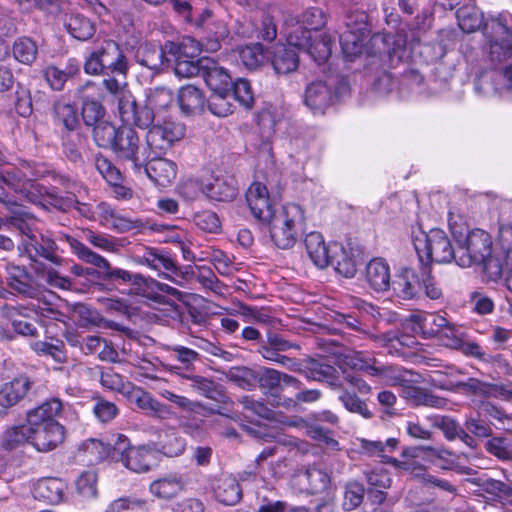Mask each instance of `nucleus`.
<instances>
[{
  "label": "nucleus",
  "mask_w": 512,
  "mask_h": 512,
  "mask_svg": "<svg viewBox=\"0 0 512 512\" xmlns=\"http://www.w3.org/2000/svg\"><path fill=\"white\" fill-rule=\"evenodd\" d=\"M365 279L376 292H384L390 288V267L383 258H374L366 266Z\"/></svg>",
  "instance_id": "32"
},
{
  "label": "nucleus",
  "mask_w": 512,
  "mask_h": 512,
  "mask_svg": "<svg viewBox=\"0 0 512 512\" xmlns=\"http://www.w3.org/2000/svg\"><path fill=\"white\" fill-rule=\"evenodd\" d=\"M185 128L182 124L164 120L162 123L153 124L146 134L147 153L151 156L165 154L171 146L182 139Z\"/></svg>",
  "instance_id": "16"
},
{
  "label": "nucleus",
  "mask_w": 512,
  "mask_h": 512,
  "mask_svg": "<svg viewBox=\"0 0 512 512\" xmlns=\"http://www.w3.org/2000/svg\"><path fill=\"white\" fill-rule=\"evenodd\" d=\"M349 83L340 75H329L326 80H317L307 85L305 105L314 114H323L328 107L349 94Z\"/></svg>",
  "instance_id": "11"
},
{
  "label": "nucleus",
  "mask_w": 512,
  "mask_h": 512,
  "mask_svg": "<svg viewBox=\"0 0 512 512\" xmlns=\"http://www.w3.org/2000/svg\"><path fill=\"white\" fill-rule=\"evenodd\" d=\"M230 93H212L207 101L209 111L218 117H226L233 113V104L228 100Z\"/></svg>",
  "instance_id": "63"
},
{
  "label": "nucleus",
  "mask_w": 512,
  "mask_h": 512,
  "mask_svg": "<svg viewBox=\"0 0 512 512\" xmlns=\"http://www.w3.org/2000/svg\"><path fill=\"white\" fill-rule=\"evenodd\" d=\"M65 488L66 484L58 478H44L35 485L34 497L58 504L63 500Z\"/></svg>",
  "instance_id": "43"
},
{
  "label": "nucleus",
  "mask_w": 512,
  "mask_h": 512,
  "mask_svg": "<svg viewBox=\"0 0 512 512\" xmlns=\"http://www.w3.org/2000/svg\"><path fill=\"white\" fill-rule=\"evenodd\" d=\"M41 173L31 167L29 163H23L20 167L6 166L0 168V187L13 190L17 194L28 197V187L32 186L34 178Z\"/></svg>",
  "instance_id": "19"
},
{
  "label": "nucleus",
  "mask_w": 512,
  "mask_h": 512,
  "mask_svg": "<svg viewBox=\"0 0 512 512\" xmlns=\"http://www.w3.org/2000/svg\"><path fill=\"white\" fill-rule=\"evenodd\" d=\"M195 26L202 28L206 33V42L203 44L206 51L215 52L220 49L221 41L229 36V30L223 20L217 19L210 10L199 13Z\"/></svg>",
  "instance_id": "20"
},
{
  "label": "nucleus",
  "mask_w": 512,
  "mask_h": 512,
  "mask_svg": "<svg viewBox=\"0 0 512 512\" xmlns=\"http://www.w3.org/2000/svg\"><path fill=\"white\" fill-rule=\"evenodd\" d=\"M202 58H189L179 55L175 62L174 72L179 78H191L194 76H201L204 70Z\"/></svg>",
  "instance_id": "55"
},
{
  "label": "nucleus",
  "mask_w": 512,
  "mask_h": 512,
  "mask_svg": "<svg viewBox=\"0 0 512 512\" xmlns=\"http://www.w3.org/2000/svg\"><path fill=\"white\" fill-rule=\"evenodd\" d=\"M5 224L22 235L18 251L20 256L25 255L31 261L30 267L36 277L50 287L70 289V279L59 271L63 259L56 254L57 245L53 239L35 234L37 220L33 214L22 206H16Z\"/></svg>",
  "instance_id": "2"
},
{
  "label": "nucleus",
  "mask_w": 512,
  "mask_h": 512,
  "mask_svg": "<svg viewBox=\"0 0 512 512\" xmlns=\"http://www.w3.org/2000/svg\"><path fill=\"white\" fill-rule=\"evenodd\" d=\"M185 128L182 124L164 120L162 123L153 124L146 134L147 153L151 156L165 154L171 146L182 139Z\"/></svg>",
  "instance_id": "17"
},
{
  "label": "nucleus",
  "mask_w": 512,
  "mask_h": 512,
  "mask_svg": "<svg viewBox=\"0 0 512 512\" xmlns=\"http://www.w3.org/2000/svg\"><path fill=\"white\" fill-rule=\"evenodd\" d=\"M111 150L119 160L128 164L135 172L141 171L149 159V154L141 145L137 132L128 125L120 127Z\"/></svg>",
  "instance_id": "13"
},
{
  "label": "nucleus",
  "mask_w": 512,
  "mask_h": 512,
  "mask_svg": "<svg viewBox=\"0 0 512 512\" xmlns=\"http://www.w3.org/2000/svg\"><path fill=\"white\" fill-rule=\"evenodd\" d=\"M264 224L268 226L271 240L280 249L295 245L305 229V213L296 203H287L276 210Z\"/></svg>",
  "instance_id": "6"
},
{
  "label": "nucleus",
  "mask_w": 512,
  "mask_h": 512,
  "mask_svg": "<svg viewBox=\"0 0 512 512\" xmlns=\"http://www.w3.org/2000/svg\"><path fill=\"white\" fill-rule=\"evenodd\" d=\"M310 377L316 381L327 382L331 386H341L337 370L329 364L313 361L310 364Z\"/></svg>",
  "instance_id": "61"
},
{
  "label": "nucleus",
  "mask_w": 512,
  "mask_h": 512,
  "mask_svg": "<svg viewBox=\"0 0 512 512\" xmlns=\"http://www.w3.org/2000/svg\"><path fill=\"white\" fill-rule=\"evenodd\" d=\"M142 167L148 178L159 186L166 187L172 183L177 175L176 164L161 156H151Z\"/></svg>",
  "instance_id": "25"
},
{
  "label": "nucleus",
  "mask_w": 512,
  "mask_h": 512,
  "mask_svg": "<svg viewBox=\"0 0 512 512\" xmlns=\"http://www.w3.org/2000/svg\"><path fill=\"white\" fill-rule=\"evenodd\" d=\"M177 101L183 114L189 116L202 112L205 107V96L194 85H186L179 89Z\"/></svg>",
  "instance_id": "38"
},
{
  "label": "nucleus",
  "mask_w": 512,
  "mask_h": 512,
  "mask_svg": "<svg viewBox=\"0 0 512 512\" xmlns=\"http://www.w3.org/2000/svg\"><path fill=\"white\" fill-rule=\"evenodd\" d=\"M196 270V280L203 286V288L218 295L223 294L225 285L217 278L210 267L196 266Z\"/></svg>",
  "instance_id": "62"
},
{
  "label": "nucleus",
  "mask_w": 512,
  "mask_h": 512,
  "mask_svg": "<svg viewBox=\"0 0 512 512\" xmlns=\"http://www.w3.org/2000/svg\"><path fill=\"white\" fill-rule=\"evenodd\" d=\"M246 200L252 215L262 223H265L276 211L267 187L260 182L250 185L246 193Z\"/></svg>",
  "instance_id": "21"
},
{
  "label": "nucleus",
  "mask_w": 512,
  "mask_h": 512,
  "mask_svg": "<svg viewBox=\"0 0 512 512\" xmlns=\"http://www.w3.org/2000/svg\"><path fill=\"white\" fill-rule=\"evenodd\" d=\"M190 381V387L208 399L217 400L221 396L219 385L212 379L200 375H186L184 376Z\"/></svg>",
  "instance_id": "53"
},
{
  "label": "nucleus",
  "mask_w": 512,
  "mask_h": 512,
  "mask_svg": "<svg viewBox=\"0 0 512 512\" xmlns=\"http://www.w3.org/2000/svg\"><path fill=\"white\" fill-rule=\"evenodd\" d=\"M202 63H204L202 78L212 93H230L232 77L229 72L212 58L203 57Z\"/></svg>",
  "instance_id": "24"
},
{
  "label": "nucleus",
  "mask_w": 512,
  "mask_h": 512,
  "mask_svg": "<svg viewBox=\"0 0 512 512\" xmlns=\"http://www.w3.org/2000/svg\"><path fill=\"white\" fill-rule=\"evenodd\" d=\"M63 410L58 398H51L27 413L30 444L40 452H47L62 443L64 427L56 420Z\"/></svg>",
  "instance_id": "5"
},
{
  "label": "nucleus",
  "mask_w": 512,
  "mask_h": 512,
  "mask_svg": "<svg viewBox=\"0 0 512 512\" xmlns=\"http://www.w3.org/2000/svg\"><path fill=\"white\" fill-rule=\"evenodd\" d=\"M341 390L338 395V400L342 403L344 408L351 412L362 416L365 419H371L373 414L368 408L366 402L360 399L355 392L349 391L347 388L340 386Z\"/></svg>",
  "instance_id": "50"
},
{
  "label": "nucleus",
  "mask_w": 512,
  "mask_h": 512,
  "mask_svg": "<svg viewBox=\"0 0 512 512\" xmlns=\"http://www.w3.org/2000/svg\"><path fill=\"white\" fill-rule=\"evenodd\" d=\"M390 288L396 297L403 300L419 299L422 294L431 300H439L443 296L430 267H422L420 276L411 268H403L391 281Z\"/></svg>",
  "instance_id": "7"
},
{
  "label": "nucleus",
  "mask_w": 512,
  "mask_h": 512,
  "mask_svg": "<svg viewBox=\"0 0 512 512\" xmlns=\"http://www.w3.org/2000/svg\"><path fill=\"white\" fill-rule=\"evenodd\" d=\"M119 113L122 121L126 125H136L140 128H150L154 120L159 117L149 105L139 108L134 99L130 101H121L119 104Z\"/></svg>",
  "instance_id": "27"
},
{
  "label": "nucleus",
  "mask_w": 512,
  "mask_h": 512,
  "mask_svg": "<svg viewBox=\"0 0 512 512\" xmlns=\"http://www.w3.org/2000/svg\"><path fill=\"white\" fill-rule=\"evenodd\" d=\"M401 456L403 460L386 459L389 465L393 466L399 472H408L414 477L424 480V475L428 474L425 468L417 461L418 458L424 459V446L421 447H405Z\"/></svg>",
  "instance_id": "29"
},
{
  "label": "nucleus",
  "mask_w": 512,
  "mask_h": 512,
  "mask_svg": "<svg viewBox=\"0 0 512 512\" xmlns=\"http://www.w3.org/2000/svg\"><path fill=\"white\" fill-rule=\"evenodd\" d=\"M122 79L117 77H108L103 79L99 85L96 84L95 90H101L100 96L105 98L106 96H112L118 100V105L121 101H130L132 99L130 94L126 91L125 77L121 76Z\"/></svg>",
  "instance_id": "47"
},
{
  "label": "nucleus",
  "mask_w": 512,
  "mask_h": 512,
  "mask_svg": "<svg viewBox=\"0 0 512 512\" xmlns=\"http://www.w3.org/2000/svg\"><path fill=\"white\" fill-rule=\"evenodd\" d=\"M133 400L136 405L149 413H152L158 417H163L168 413L167 407L160 403L158 400L152 397V395L141 388L133 390Z\"/></svg>",
  "instance_id": "51"
},
{
  "label": "nucleus",
  "mask_w": 512,
  "mask_h": 512,
  "mask_svg": "<svg viewBox=\"0 0 512 512\" xmlns=\"http://www.w3.org/2000/svg\"><path fill=\"white\" fill-rule=\"evenodd\" d=\"M96 83L93 81H87L83 86L78 89L79 98L83 102L82 106V118L87 126H94L95 124L102 121L105 114L104 107L97 100L92 99L94 94L90 91H94Z\"/></svg>",
  "instance_id": "30"
},
{
  "label": "nucleus",
  "mask_w": 512,
  "mask_h": 512,
  "mask_svg": "<svg viewBox=\"0 0 512 512\" xmlns=\"http://www.w3.org/2000/svg\"><path fill=\"white\" fill-rule=\"evenodd\" d=\"M84 71L89 75L116 74L124 76L129 66L120 46L113 40H106L96 46L85 58Z\"/></svg>",
  "instance_id": "10"
},
{
  "label": "nucleus",
  "mask_w": 512,
  "mask_h": 512,
  "mask_svg": "<svg viewBox=\"0 0 512 512\" xmlns=\"http://www.w3.org/2000/svg\"><path fill=\"white\" fill-rule=\"evenodd\" d=\"M30 346L39 356L50 357L59 364L66 361L67 356L64 351V343L59 340H56L55 343L38 340L32 342Z\"/></svg>",
  "instance_id": "52"
},
{
  "label": "nucleus",
  "mask_w": 512,
  "mask_h": 512,
  "mask_svg": "<svg viewBox=\"0 0 512 512\" xmlns=\"http://www.w3.org/2000/svg\"><path fill=\"white\" fill-rule=\"evenodd\" d=\"M138 262L164 275L167 279L170 274L177 275L178 267L176 259L171 253L162 248H145L142 255L138 256Z\"/></svg>",
  "instance_id": "22"
},
{
  "label": "nucleus",
  "mask_w": 512,
  "mask_h": 512,
  "mask_svg": "<svg viewBox=\"0 0 512 512\" xmlns=\"http://www.w3.org/2000/svg\"><path fill=\"white\" fill-rule=\"evenodd\" d=\"M215 499L227 506L237 504L242 498V489L233 476H223L213 486Z\"/></svg>",
  "instance_id": "37"
},
{
  "label": "nucleus",
  "mask_w": 512,
  "mask_h": 512,
  "mask_svg": "<svg viewBox=\"0 0 512 512\" xmlns=\"http://www.w3.org/2000/svg\"><path fill=\"white\" fill-rule=\"evenodd\" d=\"M367 14L363 11H351L346 15V30L339 35V42L344 56L348 60L362 53L364 41L369 36Z\"/></svg>",
  "instance_id": "15"
},
{
  "label": "nucleus",
  "mask_w": 512,
  "mask_h": 512,
  "mask_svg": "<svg viewBox=\"0 0 512 512\" xmlns=\"http://www.w3.org/2000/svg\"><path fill=\"white\" fill-rule=\"evenodd\" d=\"M137 62L151 70H159L166 57L162 47L156 43L141 44L136 52Z\"/></svg>",
  "instance_id": "44"
},
{
  "label": "nucleus",
  "mask_w": 512,
  "mask_h": 512,
  "mask_svg": "<svg viewBox=\"0 0 512 512\" xmlns=\"http://www.w3.org/2000/svg\"><path fill=\"white\" fill-rule=\"evenodd\" d=\"M185 487L183 477L178 474H168L154 480L150 486L151 494L159 499H171L179 494Z\"/></svg>",
  "instance_id": "39"
},
{
  "label": "nucleus",
  "mask_w": 512,
  "mask_h": 512,
  "mask_svg": "<svg viewBox=\"0 0 512 512\" xmlns=\"http://www.w3.org/2000/svg\"><path fill=\"white\" fill-rule=\"evenodd\" d=\"M406 397L415 406H427L432 408H443L446 399L433 394L428 389L419 386H410L405 390Z\"/></svg>",
  "instance_id": "46"
},
{
  "label": "nucleus",
  "mask_w": 512,
  "mask_h": 512,
  "mask_svg": "<svg viewBox=\"0 0 512 512\" xmlns=\"http://www.w3.org/2000/svg\"><path fill=\"white\" fill-rule=\"evenodd\" d=\"M30 429L28 422L7 429L3 436V447L14 450L25 443L30 444Z\"/></svg>",
  "instance_id": "58"
},
{
  "label": "nucleus",
  "mask_w": 512,
  "mask_h": 512,
  "mask_svg": "<svg viewBox=\"0 0 512 512\" xmlns=\"http://www.w3.org/2000/svg\"><path fill=\"white\" fill-rule=\"evenodd\" d=\"M324 11L317 7L306 9L298 25L287 33V42L299 50L307 52L318 64L325 63L332 53L333 38L327 32H318L326 24Z\"/></svg>",
  "instance_id": "4"
},
{
  "label": "nucleus",
  "mask_w": 512,
  "mask_h": 512,
  "mask_svg": "<svg viewBox=\"0 0 512 512\" xmlns=\"http://www.w3.org/2000/svg\"><path fill=\"white\" fill-rule=\"evenodd\" d=\"M36 43L27 37L19 38L13 46V55L17 61L23 64H31L37 57Z\"/></svg>",
  "instance_id": "59"
},
{
  "label": "nucleus",
  "mask_w": 512,
  "mask_h": 512,
  "mask_svg": "<svg viewBox=\"0 0 512 512\" xmlns=\"http://www.w3.org/2000/svg\"><path fill=\"white\" fill-rule=\"evenodd\" d=\"M7 273V283L13 290L25 297L37 299L39 283L43 282L36 275H31L25 267L13 264L7 266Z\"/></svg>",
  "instance_id": "23"
},
{
  "label": "nucleus",
  "mask_w": 512,
  "mask_h": 512,
  "mask_svg": "<svg viewBox=\"0 0 512 512\" xmlns=\"http://www.w3.org/2000/svg\"><path fill=\"white\" fill-rule=\"evenodd\" d=\"M56 121L65 129L72 132L78 126L77 111L73 105L64 102H57L54 106Z\"/></svg>",
  "instance_id": "60"
},
{
  "label": "nucleus",
  "mask_w": 512,
  "mask_h": 512,
  "mask_svg": "<svg viewBox=\"0 0 512 512\" xmlns=\"http://www.w3.org/2000/svg\"><path fill=\"white\" fill-rule=\"evenodd\" d=\"M239 403L243 407L244 416L248 418L249 422L252 424L257 422L256 418L269 419L273 414V411L263 402L257 401L250 396L241 397Z\"/></svg>",
  "instance_id": "54"
},
{
  "label": "nucleus",
  "mask_w": 512,
  "mask_h": 512,
  "mask_svg": "<svg viewBox=\"0 0 512 512\" xmlns=\"http://www.w3.org/2000/svg\"><path fill=\"white\" fill-rule=\"evenodd\" d=\"M331 251L329 265L333 266L334 270L339 275L346 278L354 277L357 272V267L354 255L351 251L339 243H332Z\"/></svg>",
  "instance_id": "35"
},
{
  "label": "nucleus",
  "mask_w": 512,
  "mask_h": 512,
  "mask_svg": "<svg viewBox=\"0 0 512 512\" xmlns=\"http://www.w3.org/2000/svg\"><path fill=\"white\" fill-rule=\"evenodd\" d=\"M68 243L72 252L82 261L89 263L104 271V279L116 285L127 286V293H139L143 286L146 285V279L138 274L131 273L128 270L111 267L109 261L101 255L95 253L82 242L75 238L69 237Z\"/></svg>",
  "instance_id": "8"
},
{
  "label": "nucleus",
  "mask_w": 512,
  "mask_h": 512,
  "mask_svg": "<svg viewBox=\"0 0 512 512\" xmlns=\"http://www.w3.org/2000/svg\"><path fill=\"white\" fill-rule=\"evenodd\" d=\"M289 47L284 45H276L273 53L271 63L277 74H288L295 71L299 65V57L295 50V46Z\"/></svg>",
  "instance_id": "40"
},
{
  "label": "nucleus",
  "mask_w": 512,
  "mask_h": 512,
  "mask_svg": "<svg viewBox=\"0 0 512 512\" xmlns=\"http://www.w3.org/2000/svg\"><path fill=\"white\" fill-rule=\"evenodd\" d=\"M303 477L308 483L307 491L310 494L326 491L331 483L328 472L316 466H308L303 472Z\"/></svg>",
  "instance_id": "49"
},
{
  "label": "nucleus",
  "mask_w": 512,
  "mask_h": 512,
  "mask_svg": "<svg viewBox=\"0 0 512 512\" xmlns=\"http://www.w3.org/2000/svg\"><path fill=\"white\" fill-rule=\"evenodd\" d=\"M204 194L212 200L231 201L237 195L236 182L232 177H216L204 185Z\"/></svg>",
  "instance_id": "41"
},
{
  "label": "nucleus",
  "mask_w": 512,
  "mask_h": 512,
  "mask_svg": "<svg viewBox=\"0 0 512 512\" xmlns=\"http://www.w3.org/2000/svg\"><path fill=\"white\" fill-rule=\"evenodd\" d=\"M508 16V13H498L483 22V14L474 4H464L456 11L458 25L463 32L472 33L483 26V35L489 43L490 60L495 64H502L512 57Z\"/></svg>",
  "instance_id": "3"
},
{
  "label": "nucleus",
  "mask_w": 512,
  "mask_h": 512,
  "mask_svg": "<svg viewBox=\"0 0 512 512\" xmlns=\"http://www.w3.org/2000/svg\"><path fill=\"white\" fill-rule=\"evenodd\" d=\"M458 246L457 265L463 268L473 265L483 266L488 280L502 283L508 291H512L510 278L512 266V225L499 226L497 246L492 249V238L482 229H473L454 239Z\"/></svg>",
  "instance_id": "1"
},
{
  "label": "nucleus",
  "mask_w": 512,
  "mask_h": 512,
  "mask_svg": "<svg viewBox=\"0 0 512 512\" xmlns=\"http://www.w3.org/2000/svg\"><path fill=\"white\" fill-rule=\"evenodd\" d=\"M114 462H120L135 473H146L158 464V453L149 445L130 446L129 439L123 434L116 435Z\"/></svg>",
  "instance_id": "12"
},
{
  "label": "nucleus",
  "mask_w": 512,
  "mask_h": 512,
  "mask_svg": "<svg viewBox=\"0 0 512 512\" xmlns=\"http://www.w3.org/2000/svg\"><path fill=\"white\" fill-rule=\"evenodd\" d=\"M32 382L25 375H19L0 386V406L11 408L23 400L30 390Z\"/></svg>",
  "instance_id": "28"
},
{
  "label": "nucleus",
  "mask_w": 512,
  "mask_h": 512,
  "mask_svg": "<svg viewBox=\"0 0 512 512\" xmlns=\"http://www.w3.org/2000/svg\"><path fill=\"white\" fill-rule=\"evenodd\" d=\"M116 435H112L107 443L97 439L85 441L81 446V451L86 455L87 461L90 464H96L106 459L114 462Z\"/></svg>",
  "instance_id": "34"
},
{
  "label": "nucleus",
  "mask_w": 512,
  "mask_h": 512,
  "mask_svg": "<svg viewBox=\"0 0 512 512\" xmlns=\"http://www.w3.org/2000/svg\"><path fill=\"white\" fill-rule=\"evenodd\" d=\"M93 127V138L99 147L112 148L113 143L120 131V127H115L108 121L102 120Z\"/></svg>",
  "instance_id": "57"
},
{
  "label": "nucleus",
  "mask_w": 512,
  "mask_h": 512,
  "mask_svg": "<svg viewBox=\"0 0 512 512\" xmlns=\"http://www.w3.org/2000/svg\"><path fill=\"white\" fill-rule=\"evenodd\" d=\"M447 221L454 239L470 231L468 201L464 197H457L450 201Z\"/></svg>",
  "instance_id": "31"
},
{
  "label": "nucleus",
  "mask_w": 512,
  "mask_h": 512,
  "mask_svg": "<svg viewBox=\"0 0 512 512\" xmlns=\"http://www.w3.org/2000/svg\"><path fill=\"white\" fill-rule=\"evenodd\" d=\"M304 244L310 260L316 267L323 269L329 266L331 244L327 245L319 232L308 233Z\"/></svg>",
  "instance_id": "33"
},
{
  "label": "nucleus",
  "mask_w": 512,
  "mask_h": 512,
  "mask_svg": "<svg viewBox=\"0 0 512 512\" xmlns=\"http://www.w3.org/2000/svg\"><path fill=\"white\" fill-rule=\"evenodd\" d=\"M411 321L413 322V331L420 333L423 338L438 336L448 324L445 317L434 313L412 314Z\"/></svg>",
  "instance_id": "36"
},
{
  "label": "nucleus",
  "mask_w": 512,
  "mask_h": 512,
  "mask_svg": "<svg viewBox=\"0 0 512 512\" xmlns=\"http://www.w3.org/2000/svg\"><path fill=\"white\" fill-rule=\"evenodd\" d=\"M231 94L234 99L245 108H251L254 103V95L250 83L243 78L232 81Z\"/></svg>",
  "instance_id": "64"
},
{
  "label": "nucleus",
  "mask_w": 512,
  "mask_h": 512,
  "mask_svg": "<svg viewBox=\"0 0 512 512\" xmlns=\"http://www.w3.org/2000/svg\"><path fill=\"white\" fill-rule=\"evenodd\" d=\"M173 100V93L169 89L157 87L150 90L146 103L160 117V114L172 105Z\"/></svg>",
  "instance_id": "56"
},
{
  "label": "nucleus",
  "mask_w": 512,
  "mask_h": 512,
  "mask_svg": "<svg viewBox=\"0 0 512 512\" xmlns=\"http://www.w3.org/2000/svg\"><path fill=\"white\" fill-rule=\"evenodd\" d=\"M13 313L11 316L13 317L15 314H18L23 317L32 318V317H43L51 320H61L63 314L55 309L48 303L40 302L37 299V303H30L27 306H19L17 308L12 309Z\"/></svg>",
  "instance_id": "45"
},
{
  "label": "nucleus",
  "mask_w": 512,
  "mask_h": 512,
  "mask_svg": "<svg viewBox=\"0 0 512 512\" xmlns=\"http://www.w3.org/2000/svg\"><path fill=\"white\" fill-rule=\"evenodd\" d=\"M237 53L243 65L249 70L259 68L267 59L264 47L260 43L240 47L238 48Z\"/></svg>",
  "instance_id": "48"
},
{
  "label": "nucleus",
  "mask_w": 512,
  "mask_h": 512,
  "mask_svg": "<svg viewBox=\"0 0 512 512\" xmlns=\"http://www.w3.org/2000/svg\"><path fill=\"white\" fill-rule=\"evenodd\" d=\"M413 245L422 267H429L432 262L457 264L458 247L455 248L442 229L422 230L413 234Z\"/></svg>",
  "instance_id": "9"
},
{
  "label": "nucleus",
  "mask_w": 512,
  "mask_h": 512,
  "mask_svg": "<svg viewBox=\"0 0 512 512\" xmlns=\"http://www.w3.org/2000/svg\"><path fill=\"white\" fill-rule=\"evenodd\" d=\"M63 24L71 36L80 41H86L95 34V26L89 18L79 14H66Z\"/></svg>",
  "instance_id": "42"
},
{
  "label": "nucleus",
  "mask_w": 512,
  "mask_h": 512,
  "mask_svg": "<svg viewBox=\"0 0 512 512\" xmlns=\"http://www.w3.org/2000/svg\"><path fill=\"white\" fill-rule=\"evenodd\" d=\"M98 208L102 224L117 233H141L146 229L155 233H164L171 228V225L164 223L145 224L139 218L131 217L106 203H100Z\"/></svg>",
  "instance_id": "14"
},
{
  "label": "nucleus",
  "mask_w": 512,
  "mask_h": 512,
  "mask_svg": "<svg viewBox=\"0 0 512 512\" xmlns=\"http://www.w3.org/2000/svg\"><path fill=\"white\" fill-rule=\"evenodd\" d=\"M475 90L481 95L493 93L500 98L509 96L512 91V63L482 74L475 82Z\"/></svg>",
  "instance_id": "18"
},
{
  "label": "nucleus",
  "mask_w": 512,
  "mask_h": 512,
  "mask_svg": "<svg viewBox=\"0 0 512 512\" xmlns=\"http://www.w3.org/2000/svg\"><path fill=\"white\" fill-rule=\"evenodd\" d=\"M399 444V439L391 437L385 441L357 438L354 445L360 455L377 457L382 463L389 464L386 459H393L389 454L397 450Z\"/></svg>",
  "instance_id": "26"
}]
</instances>
